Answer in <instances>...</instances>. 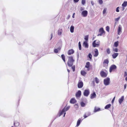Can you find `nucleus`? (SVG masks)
<instances>
[{
  "mask_svg": "<svg viewBox=\"0 0 127 127\" xmlns=\"http://www.w3.org/2000/svg\"><path fill=\"white\" fill-rule=\"evenodd\" d=\"M115 96L114 98H113L112 101V103H113L114 102V100H115Z\"/></svg>",
  "mask_w": 127,
  "mask_h": 127,
  "instance_id": "8fccbe9b",
  "label": "nucleus"
},
{
  "mask_svg": "<svg viewBox=\"0 0 127 127\" xmlns=\"http://www.w3.org/2000/svg\"><path fill=\"white\" fill-rule=\"evenodd\" d=\"M79 0H74V2H78Z\"/></svg>",
  "mask_w": 127,
  "mask_h": 127,
  "instance_id": "3c124183",
  "label": "nucleus"
},
{
  "mask_svg": "<svg viewBox=\"0 0 127 127\" xmlns=\"http://www.w3.org/2000/svg\"><path fill=\"white\" fill-rule=\"evenodd\" d=\"M81 92L80 90L78 91L76 94V96L77 97H80L81 95Z\"/></svg>",
  "mask_w": 127,
  "mask_h": 127,
  "instance_id": "ddd939ff",
  "label": "nucleus"
},
{
  "mask_svg": "<svg viewBox=\"0 0 127 127\" xmlns=\"http://www.w3.org/2000/svg\"><path fill=\"white\" fill-rule=\"evenodd\" d=\"M81 106L82 107H84L85 105V104L84 102H82L81 103Z\"/></svg>",
  "mask_w": 127,
  "mask_h": 127,
  "instance_id": "a19ab883",
  "label": "nucleus"
},
{
  "mask_svg": "<svg viewBox=\"0 0 127 127\" xmlns=\"http://www.w3.org/2000/svg\"><path fill=\"white\" fill-rule=\"evenodd\" d=\"M74 61V60L73 59L72 56H71L68 57V60L67 62L68 66L69 67L72 66Z\"/></svg>",
  "mask_w": 127,
  "mask_h": 127,
  "instance_id": "f257e3e1",
  "label": "nucleus"
},
{
  "mask_svg": "<svg viewBox=\"0 0 127 127\" xmlns=\"http://www.w3.org/2000/svg\"><path fill=\"white\" fill-rule=\"evenodd\" d=\"M117 68L116 66L115 65H111L110 67L109 68V72H111L112 71H114L115 69Z\"/></svg>",
  "mask_w": 127,
  "mask_h": 127,
  "instance_id": "0eeeda50",
  "label": "nucleus"
},
{
  "mask_svg": "<svg viewBox=\"0 0 127 127\" xmlns=\"http://www.w3.org/2000/svg\"><path fill=\"white\" fill-rule=\"evenodd\" d=\"M111 106L110 104H108L106 105L105 107V108L106 109H108Z\"/></svg>",
  "mask_w": 127,
  "mask_h": 127,
  "instance_id": "7c9ffc66",
  "label": "nucleus"
},
{
  "mask_svg": "<svg viewBox=\"0 0 127 127\" xmlns=\"http://www.w3.org/2000/svg\"><path fill=\"white\" fill-rule=\"evenodd\" d=\"M127 5V2L126 1H125L122 5L123 7H125Z\"/></svg>",
  "mask_w": 127,
  "mask_h": 127,
  "instance_id": "c756f323",
  "label": "nucleus"
},
{
  "mask_svg": "<svg viewBox=\"0 0 127 127\" xmlns=\"http://www.w3.org/2000/svg\"><path fill=\"white\" fill-rule=\"evenodd\" d=\"M109 62L108 59L105 60L103 63V66L104 67H107L108 65Z\"/></svg>",
  "mask_w": 127,
  "mask_h": 127,
  "instance_id": "6e6552de",
  "label": "nucleus"
},
{
  "mask_svg": "<svg viewBox=\"0 0 127 127\" xmlns=\"http://www.w3.org/2000/svg\"><path fill=\"white\" fill-rule=\"evenodd\" d=\"M95 81L96 83H98L99 82V80L96 77L95 78Z\"/></svg>",
  "mask_w": 127,
  "mask_h": 127,
  "instance_id": "c9c22d12",
  "label": "nucleus"
},
{
  "mask_svg": "<svg viewBox=\"0 0 127 127\" xmlns=\"http://www.w3.org/2000/svg\"><path fill=\"white\" fill-rule=\"evenodd\" d=\"M110 79L109 78H107L104 80V83L105 85H109L110 84Z\"/></svg>",
  "mask_w": 127,
  "mask_h": 127,
  "instance_id": "423d86ee",
  "label": "nucleus"
},
{
  "mask_svg": "<svg viewBox=\"0 0 127 127\" xmlns=\"http://www.w3.org/2000/svg\"><path fill=\"white\" fill-rule=\"evenodd\" d=\"M93 47H98L100 45V41L98 40H95L93 43Z\"/></svg>",
  "mask_w": 127,
  "mask_h": 127,
  "instance_id": "20e7f679",
  "label": "nucleus"
},
{
  "mask_svg": "<svg viewBox=\"0 0 127 127\" xmlns=\"http://www.w3.org/2000/svg\"><path fill=\"white\" fill-rule=\"evenodd\" d=\"M74 27L73 26H71L70 28V31L71 33H73L74 32Z\"/></svg>",
  "mask_w": 127,
  "mask_h": 127,
  "instance_id": "c85d7f7f",
  "label": "nucleus"
},
{
  "mask_svg": "<svg viewBox=\"0 0 127 127\" xmlns=\"http://www.w3.org/2000/svg\"><path fill=\"white\" fill-rule=\"evenodd\" d=\"M101 110L100 109L99 107L95 106L94 108V113H95L97 112H98Z\"/></svg>",
  "mask_w": 127,
  "mask_h": 127,
  "instance_id": "2eb2a0df",
  "label": "nucleus"
},
{
  "mask_svg": "<svg viewBox=\"0 0 127 127\" xmlns=\"http://www.w3.org/2000/svg\"><path fill=\"white\" fill-rule=\"evenodd\" d=\"M126 87H127V84H125L124 85V89H125L126 88Z\"/></svg>",
  "mask_w": 127,
  "mask_h": 127,
  "instance_id": "603ef678",
  "label": "nucleus"
},
{
  "mask_svg": "<svg viewBox=\"0 0 127 127\" xmlns=\"http://www.w3.org/2000/svg\"><path fill=\"white\" fill-rule=\"evenodd\" d=\"M61 57L63 61L65 62V56L64 54H62L61 56Z\"/></svg>",
  "mask_w": 127,
  "mask_h": 127,
  "instance_id": "2f4dec72",
  "label": "nucleus"
},
{
  "mask_svg": "<svg viewBox=\"0 0 127 127\" xmlns=\"http://www.w3.org/2000/svg\"><path fill=\"white\" fill-rule=\"evenodd\" d=\"M107 52L108 54H109L110 53V49L109 48H108L107 49Z\"/></svg>",
  "mask_w": 127,
  "mask_h": 127,
  "instance_id": "4c0bfd02",
  "label": "nucleus"
},
{
  "mask_svg": "<svg viewBox=\"0 0 127 127\" xmlns=\"http://www.w3.org/2000/svg\"><path fill=\"white\" fill-rule=\"evenodd\" d=\"M74 52V51L73 49H71L68 51L67 53L68 55H70L73 54Z\"/></svg>",
  "mask_w": 127,
  "mask_h": 127,
  "instance_id": "4468645a",
  "label": "nucleus"
},
{
  "mask_svg": "<svg viewBox=\"0 0 127 127\" xmlns=\"http://www.w3.org/2000/svg\"><path fill=\"white\" fill-rule=\"evenodd\" d=\"M119 7H118L117 8L116 10V11L117 12H119Z\"/></svg>",
  "mask_w": 127,
  "mask_h": 127,
  "instance_id": "49530a36",
  "label": "nucleus"
},
{
  "mask_svg": "<svg viewBox=\"0 0 127 127\" xmlns=\"http://www.w3.org/2000/svg\"><path fill=\"white\" fill-rule=\"evenodd\" d=\"M83 84L82 81L79 82L78 84V87L79 88H81L83 87Z\"/></svg>",
  "mask_w": 127,
  "mask_h": 127,
  "instance_id": "f8f14e48",
  "label": "nucleus"
},
{
  "mask_svg": "<svg viewBox=\"0 0 127 127\" xmlns=\"http://www.w3.org/2000/svg\"><path fill=\"white\" fill-rule=\"evenodd\" d=\"M107 74L108 73L107 71L105 72L103 71H101L100 73V74L101 76L102 77H106L107 76Z\"/></svg>",
  "mask_w": 127,
  "mask_h": 127,
  "instance_id": "39448f33",
  "label": "nucleus"
},
{
  "mask_svg": "<svg viewBox=\"0 0 127 127\" xmlns=\"http://www.w3.org/2000/svg\"><path fill=\"white\" fill-rule=\"evenodd\" d=\"M81 74L82 75L85 76L87 74V72L84 70H82L81 71Z\"/></svg>",
  "mask_w": 127,
  "mask_h": 127,
  "instance_id": "4be33fe9",
  "label": "nucleus"
},
{
  "mask_svg": "<svg viewBox=\"0 0 127 127\" xmlns=\"http://www.w3.org/2000/svg\"><path fill=\"white\" fill-rule=\"evenodd\" d=\"M118 44L119 42L118 41L115 42L114 43V46L115 47H117L118 45Z\"/></svg>",
  "mask_w": 127,
  "mask_h": 127,
  "instance_id": "72a5a7b5",
  "label": "nucleus"
},
{
  "mask_svg": "<svg viewBox=\"0 0 127 127\" xmlns=\"http://www.w3.org/2000/svg\"><path fill=\"white\" fill-rule=\"evenodd\" d=\"M75 14V13H74L73 14V15L72 16V17L73 18H74V16Z\"/></svg>",
  "mask_w": 127,
  "mask_h": 127,
  "instance_id": "5fc2aeb1",
  "label": "nucleus"
},
{
  "mask_svg": "<svg viewBox=\"0 0 127 127\" xmlns=\"http://www.w3.org/2000/svg\"><path fill=\"white\" fill-rule=\"evenodd\" d=\"M99 3L100 4H102L103 2L102 1V0H99Z\"/></svg>",
  "mask_w": 127,
  "mask_h": 127,
  "instance_id": "09e8293b",
  "label": "nucleus"
},
{
  "mask_svg": "<svg viewBox=\"0 0 127 127\" xmlns=\"http://www.w3.org/2000/svg\"><path fill=\"white\" fill-rule=\"evenodd\" d=\"M126 57H127V55L126 56Z\"/></svg>",
  "mask_w": 127,
  "mask_h": 127,
  "instance_id": "4d7b16f0",
  "label": "nucleus"
},
{
  "mask_svg": "<svg viewBox=\"0 0 127 127\" xmlns=\"http://www.w3.org/2000/svg\"><path fill=\"white\" fill-rule=\"evenodd\" d=\"M88 35H86L85 36L84 39L85 40H86V41H88Z\"/></svg>",
  "mask_w": 127,
  "mask_h": 127,
  "instance_id": "e433bc0d",
  "label": "nucleus"
},
{
  "mask_svg": "<svg viewBox=\"0 0 127 127\" xmlns=\"http://www.w3.org/2000/svg\"><path fill=\"white\" fill-rule=\"evenodd\" d=\"M70 107L68 106L67 107H65L63 109L62 111L60 112V116L62 115L63 113H64V117L66 113L65 112L66 111L68 110L69 108Z\"/></svg>",
  "mask_w": 127,
  "mask_h": 127,
  "instance_id": "7ed1b4c3",
  "label": "nucleus"
},
{
  "mask_svg": "<svg viewBox=\"0 0 127 127\" xmlns=\"http://www.w3.org/2000/svg\"><path fill=\"white\" fill-rule=\"evenodd\" d=\"M90 64L89 62H87L86 63V65L85 66V67L88 68L87 70L88 71H89L90 70L89 68L90 66Z\"/></svg>",
  "mask_w": 127,
  "mask_h": 127,
  "instance_id": "f3484780",
  "label": "nucleus"
},
{
  "mask_svg": "<svg viewBox=\"0 0 127 127\" xmlns=\"http://www.w3.org/2000/svg\"><path fill=\"white\" fill-rule=\"evenodd\" d=\"M106 10L107 9L106 8H104L103 12V14H104L106 13Z\"/></svg>",
  "mask_w": 127,
  "mask_h": 127,
  "instance_id": "ea45409f",
  "label": "nucleus"
},
{
  "mask_svg": "<svg viewBox=\"0 0 127 127\" xmlns=\"http://www.w3.org/2000/svg\"><path fill=\"white\" fill-rule=\"evenodd\" d=\"M62 29H60L58 30V35H60L62 32Z\"/></svg>",
  "mask_w": 127,
  "mask_h": 127,
  "instance_id": "473e14b6",
  "label": "nucleus"
},
{
  "mask_svg": "<svg viewBox=\"0 0 127 127\" xmlns=\"http://www.w3.org/2000/svg\"><path fill=\"white\" fill-rule=\"evenodd\" d=\"M113 51L116 52H118V49L117 48H113Z\"/></svg>",
  "mask_w": 127,
  "mask_h": 127,
  "instance_id": "37998d69",
  "label": "nucleus"
},
{
  "mask_svg": "<svg viewBox=\"0 0 127 127\" xmlns=\"http://www.w3.org/2000/svg\"><path fill=\"white\" fill-rule=\"evenodd\" d=\"M95 54L94 55V56L95 57H97L98 55V50L97 49H95L94 50Z\"/></svg>",
  "mask_w": 127,
  "mask_h": 127,
  "instance_id": "a211bd4d",
  "label": "nucleus"
},
{
  "mask_svg": "<svg viewBox=\"0 0 127 127\" xmlns=\"http://www.w3.org/2000/svg\"><path fill=\"white\" fill-rule=\"evenodd\" d=\"M88 56L89 58H90V60H91L92 59V56L91 54L90 53L89 54Z\"/></svg>",
  "mask_w": 127,
  "mask_h": 127,
  "instance_id": "c03bdc74",
  "label": "nucleus"
},
{
  "mask_svg": "<svg viewBox=\"0 0 127 127\" xmlns=\"http://www.w3.org/2000/svg\"><path fill=\"white\" fill-rule=\"evenodd\" d=\"M99 32L100 33L98 34L97 35L98 36H101L102 34L103 33H105V32L104 31L103 28H101L99 29Z\"/></svg>",
  "mask_w": 127,
  "mask_h": 127,
  "instance_id": "1a4fd4ad",
  "label": "nucleus"
},
{
  "mask_svg": "<svg viewBox=\"0 0 127 127\" xmlns=\"http://www.w3.org/2000/svg\"><path fill=\"white\" fill-rule=\"evenodd\" d=\"M67 70L69 73V72L70 71L68 69H67Z\"/></svg>",
  "mask_w": 127,
  "mask_h": 127,
  "instance_id": "6e6d98bb",
  "label": "nucleus"
},
{
  "mask_svg": "<svg viewBox=\"0 0 127 127\" xmlns=\"http://www.w3.org/2000/svg\"><path fill=\"white\" fill-rule=\"evenodd\" d=\"M72 69L73 70V71H75V66L74 65L73 66H72Z\"/></svg>",
  "mask_w": 127,
  "mask_h": 127,
  "instance_id": "a18cd8bd",
  "label": "nucleus"
},
{
  "mask_svg": "<svg viewBox=\"0 0 127 127\" xmlns=\"http://www.w3.org/2000/svg\"><path fill=\"white\" fill-rule=\"evenodd\" d=\"M61 49V47H59L57 49H54V52L56 53H58L59 51Z\"/></svg>",
  "mask_w": 127,
  "mask_h": 127,
  "instance_id": "393cba45",
  "label": "nucleus"
},
{
  "mask_svg": "<svg viewBox=\"0 0 127 127\" xmlns=\"http://www.w3.org/2000/svg\"><path fill=\"white\" fill-rule=\"evenodd\" d=\"M83 45L85 48H87L88 47V45L87 43V41H85L83 43Z\"/></svg>",
  "mask_w": 127,
  "mask_h": 127,
  "instance_id": "aec40b11",
  "label": "nucleus"
},
{
  "mask_svg": "<svg viewBox=\"0 0 127 127\" xmlns=\"http://www.w3.org/2000/svg\"><path fill=\"white\" fill-rule=\"evenodd\" d=\"M78 46L79 49L81 50V42L80 41L78 43Z\"/></svg>",
  "mask_w": 127,
  "mask_h": 127,
  "instance_id": "f704fd0d",
  "label": "nucleus"
},
{
  "mask_svg": "<svg viewBox=\"0 0 127 127\" xmlns=\"http://www.w3.org/2000/svg\"><path fill=\"white\" fill-rule=\"evenodd\" d=\"M96 95L95 92H94L91 95L90 98L91 99H93L96 97Z\"/></svg>",
  "mask_w": 127,
  "mask_h": 127,
  "instance_id": "412c9836",
  "label": "nucleus"
},
{
  "mask_svg": "<svg viewBox=\"0 0 127 127\" xmlns=\"http://www.w3.org/2000/svg\"><path fill=\"white\" fill-rule=\"evenodd\" d=\"M124 100V96H123L121 97V98L119 99V103L121 104Z\"/></svg>",
  "mask_w": 127,
  "mask_h": 127,
  "instance_id": "5701e85b",
  "label": "nucleus"
},
{
  "mask_svg": "<svg viewBox=\"0 0 127 127\" xmlns=\"http://www.w3.org/2000/svg\"><path fill=\"white\" fill-rule=\"evenodd\" d=\"M124 77H126L125 80L127 81V72L126 71L124 72Z\"/></svg>",
  "mask_w": 127,
  "mask_h": 127,
  "instance_id": "cd10ccee",
  "label": "nucleus"
},
{
  "mask_svg": "<svg viewBox=\"0 0 127 127\" xmlns=\"http://www.w3.org/2000/svg\"><path fill=\"white\" fill-rule=\"evenodd\" d=\"M51 38L50 39V40H51L52 38V37H53V33H52L51 34Z\"/></svg>",
  "mask_w": 127,
  "mask_h": 127,
  "instance_id": "864d4df0",
  "label": "nucleus"
},
{
  "mask_svg": "<svg viewBox=\"0 0 127 127\" xmlns=\"http://www.w3.org/2000/svg\"><path fill=\"white\" fill-rule=\"evenodd\" d=\"M86 3L85 0H82V3L83 5H84Z\"/></svg>",
  "mask_w": 127,
  "mask_h": 127,
  "instance_id": "79ce46f5",
  "label": "nucleus"
},
{
  "mask_svg": "<svg viewBox=\"0 0 127 127\" xmlns=\"http://www.w3.org/2000/svg\"><path fill=\"white\" fill-rule=\"evenodd\" d=\"M106 30L108 32H109V27L108 26H107L106 27Z\"/></svg>",
  "mask_w": 127,
  "mask_h": 127,
  "instance_id": "58836bf2",
  "label": "nucleus"
},
{
  "mask_svg": "<svg viewBox=\"0 0 127 127\" xmlns=\"http://www.w3.org/2000/svg\"><path fill=\"white\" fill-rule=\"evenodd\" d=\"M121 28V26L120 25H119L118 27V34L119 35H120L122 32Z\"/></svg>",
  "mask_w": 127,
  "mask_h": 127,
  "instance_id": "dca6fc26",
  "label": "nucleus"
},
{
  "mask_svg": "<svg viewBox=\"0 0 127 127\" xmlns=\"http://www.w3.org/2000/svg\"><path fill=\"white\" fill-rule=\"evenodd\" d=\"M14 125H15V123H14Z\"/></svg>",
  "mask_w": 127,
  "mask_h": 127,
  "instance_id": "13d9d810",
  "label": "nucleus"
},
{
  "mask_svg": "<svg viewBox=\"0 0 127 127\" xmlns=\"http://www.w3.org/2000/svg\"><path fill=\"white\" fill-rule=\"evenodd\" d=\"M120 19V17H118V18L115 19V21H118Z\"/></svg>",
  "mask_w": 127,
  "mask_h": 127,
  "instance_id": "de8ad7c7",
  "label": "nucleus"
},
{
  "mask_svg": "<svg viewBox=\"0 0 127 127\" xmlns=\"http://www.w3.org/2000/svg\"><path fill=\"white\" fill-rule=\"evenodd\" d=\"M81 119L79 118L77 121V123L76 126L77 127L79 126L81 122Z\"/></svg>",
  "mask_w": 127,
  "mask_h": 127,
  "instance_id": "bb28decb",
  "label": "nucleus"
},
{
  "mask_svg": "<svg viewBox=\"0 0 127 127\" xmlns=\"http://www.w3.org/2000/svg\"><path fill=\"white\" fill-rule=\"evenodd\" d=\"M118 53H114L112 55V57L113 58H115L118 55Z\"/></svg>",
  "mask_w": 127,
  "mask_h": 127,
  "instance_id": "a878e982",
  "label": "nucleus"
},
{
  "mask_svg": "<svg viewBox=\"0 0 127 127\" xmlns=\"http://www.w3.org/2000/svg\"><path fill=\"white\" fill-rule=\"evenodd\" d=\"M90 115V113L89 112H87L84 114V118H85L88 117Z\"/></svg>",
  "mask_w": 127,
  "mask_h": 127,
  "instance_id": "b1692460",
  "label": "nucleus"
},
{
  "mask_svg": "<svg viewBox=\"0 0 127 127\" xmlns=\"http://www.w3.org/2000/svg\"><path fill=\"white\" fill-rule=\"evenodd\" d=\"M88 12L87 10H85L83 11L82 13L81 14L82 16L85 17H86L88 14Z\"/></svg>",
  "mask_w": 127,
  "mask_h": 127,
  "instance_id": "9b49d317",
  "label": "nucleus"
},
{
  "mask_svg": "<svg viewBox=\"0 0 127 127\" xmlns=\"http://www.w3.org/2000/svg\"><path fill=\"white\" fill-rule=\"evenodd\" d=\"M76 100L75 98H72L70 100V102L72 104H74L76 102Z\"/></svg>",
  "mask_w": 127,
  "mask_h": 127,
  "instance_id": "6ab92c4d",
  "label": "nucleus"
},
{
  "mask_svg": "<svg viewBox=\"0 0 127 127\" xmlns=\"http://www.w3.org/2000/svg\"><path fill=\"white\" fill-rule=\"evenodd\" d=\"M70 107L68 106L67 107H65L63 109L62 111L60 112V116L62 115L63 113H64V117L66 113L65 112L66 111L68 110L69 108Z\"/></svg>",
  "mask_w": 127,
  "mask_h": 127,
  "instance_id": "f03ea898",
  "label": "nucleus"
},
{
  "mask_svg": "<svg viewBox=\"0 0 127 127\" xmlns=\"http://www.w3.org/2000/svg\"><path fill=\"white\" fill-rule=\"evenodd\" d=\"M89 93L90 91L89 89H88L84 90L83 94L84 96H87L89 95Z\"/></svg>",
  "mask_w": 127,
  "mask_h": 127,
  "instance_id": "9d476101",
  "label": "nucleus"
}]
</instances>
